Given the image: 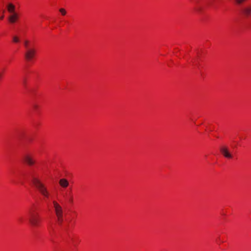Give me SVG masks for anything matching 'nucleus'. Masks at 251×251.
Returning <instances> with one entry per match:
<instances>
[{"mask_svg": "<svg viewBox=\"0 0 251 251\" xmlns=\"http://www.w3.org/2000/svg\"><path fill=\"white\" fill-rule=\"evenodd\" d=\"M59 11L62 14V15H65L66 14V11L64 8L60 9Z\"/></svg>", "mask_w": 251, "mask_h": 251, "instance_id": "2eb2a0df", "label": "nucleus"}, {"mask_svg": "<svg viewBox=\"0 0 251 251\" xmlns=\"http://www.w3.org/2000/svg\"><path fill=\"white\" fill-rule=\"evenodd\" d=\"M242 12L247 16L251 15V6H249L243 8L242 9Z\"/></svg>", "mask_w": 251, "mask_h": 251, "instance_id": "1a4fd4ad", "label": "nucleus"}, {"mask_svg": "<svg viewBox=\"0 0 251 251\" xmlns=\"http://www.w3.org/2000/svg\"><path fill=\"white\" fill-rule=\"evenodd\" d=\"M56 217L59 225H61L63 222V215L57 216Z\"/></svg>", "mask_w": 251, "mask_h": 251, "instance_id": "9b49d317", "label": "nucleus"}, {"mask_svg": "<svg viewBox=\"0 0 251 251\" xmlns=\"http://www.w3.org/2000/svg\"><path fill=\"white\" fill-rule=\"evenodd\" d=\"M36 50L34 49L27 48L25 53V57L27 61L31 60L35 56Z\"/></svg>", "mask_w": 251, "mask_h": 251, "instance_id": "7ed1b4c3", "label": "nucleus"}, {"mask_svg": "<svg viewBox=\"0 0 251 251\" xmlns=\"http://www.w3.org/2000/svg\"><path fill=\"white\" fill-rule=\"evenodd\" d=\"M59 183L60 185L63 188H66L69 186L68 181L65 178H62L60 179Z\"/></svg>", "mask_w": 251, "mask_h": 251, "instance_id": "9d476101", "label": "nucleus"}, {"mask_svg": "<svg viewBox=\"0 0 251 251\" xmlns=\"http://www.w3.org/2000/svg\"><path fill=\"white\" fill-rule=\"evenodd\" d=\"M31 181L33 184L45 197V198L48 199L50 196V193L45 185L41 182L38 178L34 176H31Z\"/></svg>", "mask_w": 251, "mask_h": 251, "instance_id": "f257e3e1", "label": "nucleus"}, {"mask_svg": "<svg viewBox=\"0 0 251 251\" xmlns=\"http://www.w3.org/2000/svg\"><path fill=\"white\" fill-rule=\"evenodd\" d=\"M28 44H29V41L28 40H25L24 41V45H25V47L26 50H27V48H29Z\"/></svg>", "mask_w": 251, "mask_h": 251, "instance_id": "4468645a", "label": "nucleus"}, {"mask_svg": "<svg viewBox=\"0 0 251 251\" xmlns=\"http://www.w3.org/2000/svg\"><path fill=\"white\" fill-rule=\"evenodd\" d=\"M25 83H26V81H25V80H24L23 81V84H24V85H25Z\"/></svg>", "mask_w": 251, "mask_h": 251, "instance_id": "aec40b11", "label": "nucleus"}, {"mask_svg": "<svg viewBox=\"0 0 251 251\" xmlns=\"http://www.w3.org/2000/svg\"><path fill=\"white\" fill-rule=\"evenodd\" d=\"M220 151L222 154L227 158H232V154L229 152L228 148L226 146H222L220 148Z\"/></svg>", "mask_w": 251, "mask_h": 251, "instance_id": "423d86ee", "label": "nucleus"}, {"mask_svg": "<svg viewBox=\"0 0 251 251\" xmlns=\"http://www.w3.org/2000/svg\"><path fill=\"white\" fill-rule=\"evenodd\" d=\"M3 17H4V16H3V15L1 16L0 17V20H2V19H3Z\"/></svg>", "mask_w": 251, "mask_h": 251, "instance_id": "6ab92c4d", "label": "nucleus"}, {"mask_svg": "<svg viewBox=\"0 0 251 251\" xmlns=\"http://www.w3.org/2000/svg\"><path fill=\"white\" fill-rule=\"evenodd\" d=\"M19 19V15L17 13L10 14L8 17V21L11 24L16 23Z\"/></svg>", "mask_w": 251, "mask_h": 251, "instance_id": "0eeeda50", "label": "nucleus"}, {"mask_svg": "<svg viewBox=\"0 0 251 251\" xmlns=\"http://www.w3.org/2000/svg\"><path fill=\"white\" fill-rule=\"evenodd\" d=\"M13 41L15 43H18L20 41L19 38L17 36H14L13 37Z\"/></svg>", "mask_w": 251, "mask_h": 251, "instance_id": "f8f14e48", "label": "nucleus"}, {"mask_svg": "<svg viewBox=\"0 0 251 251\" xmlns=\"http://www.w3.org/2000/svg\"><path fill=\"white\" fill-rule=\"evenodd\" d=\"M236 3L238 4H241L242 3H243L244 1H245L246 0H235Z\"/></svg>", "mask_w": 251, "mask_h": 251, "instance_id": "ddd939ff", "label": "nucleus"}, {"mask_svg": "<svg viewBox=\"0 0 251 251\" xmlns=\"http://www.w3.org/2000/svg\"><path fill=\"white\" fill-rule=\"evenodd\" d=\"M196 10L198 11H201V9L199 7H196Z\"/></svg>", "mask_w": 251, "mask_h": 251, "instance_id": "a211bd4d", "label": "nucleus"}, {"mask_svg": "<svg viewBox=\"0 0 251 251\" xmlns=\"http://www.w3.org/2000/svg\"><path fill=\"white\" fill-rule=\"evenodd\" d=\"M7 9L10 14L16 13L15 6L12 3H8L7 5Z\"/></svg>", "mask_w": 251, "mask_h": 251, "instance_id": "6e6552de", "label": "nucleus"}, {"mask_svg": "<svg viewBox=\"0 0 251 251\" xmlns=\"http://www.w3.org/2000/svg\"><path fill=\"white\" fill-rule=\"evenodd\" d=\"M23 158L25 162L28 165L32 166L35 163V160L34 159L33 156L30 154H25Z\"/></svg>", "mask_w": 251, "mask_h": 251, "instance_id": "20e7f679", "label": "nucleus"}, {"mask_svg": "<svg viewBox=\"0 0 251 251\" xmlns=\"http://www.w3.org/2000/svg\"><path fill=\"white\" fill-rule=\"evenodd\" d=\"M52 203L56 216L63 215V208L61 206L55 201H53Z\"/></svg>", "mask_w": 251, "mask_h": 251, "instance_id": "39448f33", "label": "nucleus"}, {"mask_svg": "<svg viewBox=\"0 0 251 251\" xmlns=\"http://www.w3.org/2000/svg\"><path fill=\"white\" fill-rule=\"evenodd\" d=\"M33 108H34V109L36 110V109H38V105H37V104H34V105H33Z\"/></svg>", "mask_w": 251, "mask_h": 251, "instance_id": "dca6fc26", "label": "nucleus"}, {"mask_svg": "<svg viewBox=\"0 0 251 251\" xmlns=\"http://www.w3.org/2000/svg\"><path fill=\"white\" fill-rule=\"evenodd\" d=\"M69 201L70 202L72 203L73 202V199L72 197H71L70 199H69Z\"/></svg>", "mask_w": 251, "mask_h": 251, "instance_id": "f3484780", "label": "nucleus"}, {"mask_svg": "<svg viewBox=\"0 0 251 251\" xmlns=\"http://www.w3.org/2000/svg\"><path fill=\"white\" fill-rule=\"evenodd\" d=\"M29 222L33 226H38L40 225L41 219L39 214L30 211Z\"/></svg>", "mask_w": 251, "mask_h": 251, "instance_id": "f03ea898", "label": "nucleus"}]
</instances>
